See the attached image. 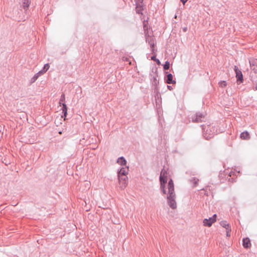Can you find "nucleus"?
I'll return each mask as SVG.
<instances>
[{"label":"nucleus","instance_id":"nucleus-1","mask_svg":"<svg viewBox=\"0 0 257 257\" xmlns=\"http://www.w3.org/2000/svg\"><path fill=\"white\" fill-rule=\"evenodd\" d=\"M168 195L167 197V202L170 206L173 209L177 208V204L175 201L176 194L174 191V185L173 181L170 179L168 184Z\"/></svg>","mask_w":257,"mask_h":257},{"label":"nucleus","instance_id":"nucleus-29","mask_svg":"<svg viewBox=\"0 0 257 257\" xmlns=\"http://www.w3.org/2000/svg\"><path fill=\"white\" fill-rule=\"evenodd\" d=\"M144 0H135V4H143Z\"/></svg>","mask_w":257,"mask_h":257},{"label":"nucleus","instance_id":"nucleus-7","mask_svg":"<svg viewBox=\"0 0 257 257\" xmlns=\"http://www.w3.org/2000/svg\"><path fill=\"white\" fill-rule=\"evenodd\" d=\"M250 69L254 73H257V58H250L249 59Z\"/></svg>","mask_w":257,"mask_h":257},{"label":"nucleus","instance_id":"nucleus-23","mask_svg":"<svg viewBox=\"0 0 257 257\" xmlns=\"http://www.w3.org/2000/svg\"><path fill=\"white\" fill-rule=\"evenodd\" d=\"M190 181L194 184V186H196L198 184L199 180L195 178H193L190 180Z\"/></svg>","mask_w":257,"mask_h":257},{"label":"nucleus","instance_id":"nucleus-2","mask_svg":"<svg viewBox=\"0 0 257 257\" xmlns=\"http://www.w3.org/2000/svg\"><path fill=\"white\" fill-rule=\"evenodd\" d=\"M202 128L203 136L206 140L212 138L217 133V128L212 124L201 125Z\"/></svg>","mask_w":257,"mask_h":257},{"label":"nucleus","instance_id":"nucleus-31","mask_svg":"<svg viewBox=\"0 0 257 257\" xmlns=\"http://www.w3.org/2000/svg\"><path fill=\"white\" fill-rule=\"evenodd\" d=\"M181 2L183 3V4L184 5L185 3L187 2L188 0H180Z\"/></svg>","mask_w":257,"mask_h":257},{"label":"nucleus","instance_id":"nucleus-4","mask_svg":"<svg viewBox=\"0 0 257 257\" xmlns=\"http://www.w3.org/2000/svg\"><path fill=\"white\" fill-rule=\"evenodd\" d=\"M167 181V176H165L164 174L163 175H160V189L161 191L164 194H166V190L165 189L166 184Z\"/></svg>","mask_w":257,"mask_h":257},{"label":"nucleus","instance_id":"nucleus-35","mask_svg":"<svg viewBox=\"0 0 257 257\" xmlns=\"http://www.w3.org/2000/svg\"><path fill=\"white\" fill-rule=\"evenodd\" d=\"M59 134H62V132H61V131H60V132H59Z\"/></svg>","mask_w":257,"mask_h":257},{"label":"nucleus","instance_id":"nucleus-20","mask_svg":"<svg viewBox=\"0 0 257 257\" xmlns=\"http://www.w3.org/2000/svg\"><path fill=\"white\" fill-rule=\"evenodd\" d=\"M38 78L39 76H38V74H35L34 76L30 80V84H32V83H34Z\"/></svg>","mask_w":257,"mask_h":257},{"label":"nucleus","instance_id":"nucleus-8","mask_svg":"<svg viewBox=\"0 0 257 257\" xmlns=\"http://www.w3.org/2000/svg\"><path fill=\"white\" fill-rule=\"evenodd\" d=\"M216 215L214 214L212 217H210L209 219H204L203 221V225L205 226H211L212 223L216 221Z\"/></svg>","mask_w":257,"mask_h":257},{"label":"nucleus","instance_id":"nucleus-16","mask_svg":"<svg viewBox=\"0 0 257 257\" xmlns=\"http://www.w3.org/2000/svg\"><path fill=\"white\" fill-rule=\"evenodd\" d=\"M62 106V113L63 114V115H62V117H64V119H65V117H66L67 115V107L65 103H63L61 104Z\"/></svg>","mask_w":257,"mask_h":257},{"label":"nucleus","instance_id":"nucleus-11","mask_svg":"<svg viewBox=\"0 0 257 257\" xmlns=\"http://www.w3.org/2000/svg\"><path fill=\"white\" fill-rule=\"evenodd\" d=\"M158 73L157 72H155L153 75H151V80L152 81V84L157 87L158 84H159V80L157 79L158 77Z\"/></svg>","mask_w":257,"mask_h":257},{"label":"nucleus","instance_id":"nucleus-12","mask_svg":"<svg viewBox=\"0 0 257 257\" xmlns=\"http://www.w3.org/2000/svg\"><path fill=\"white\" fill-rule=\"evenodd\" d=\"M128 167L123 168L122 167L117 172V177L119 176H126L128 174Z\"/></svg>","mask_w":257,"mask_h":257},{"label":"nucleus","instance_id":"nucleus-13","mask_svg":"<svg viewBox=\"0 0 257 257\" xmlns=\"http://www.w3.org/2000/svg\"><path fill=\"white\" fill-rule=\"evenodd\" d=\"M242 245L244 248H248L251 246L250 239L248 237L243 238L242 240Z\"/></svg>","mask_w":257,"mask_h":257},{"label":"nucleus","instance_id":"nucleus-26","mask_svg":"<svg viewBox=\"0 0 257 257\" xmlns=\"http://www.w3.org/2000/svg\"><path fill=\"white\" fill-rule=\"evenodd\" d=\"M151 60L155 61L158 64H160V61L159 59H157L156 56H153L151 57Z\"/></svg>","mask_w":257,"mask_h":257},{"label":"nucleus","instance_id":"nucleus-3","mask_svg":"<svg viewBox=\"0 0 257 257\" xmlns=\"http://www.w3.org/2000/svg\"><path fill=\"white\" fill-rule=\"evenodd\" d=\"M145 38L146 41L147 43L150 45L151 51L152 53H154V47H155V43H154V38L153 36H151L149 35L148 32H145Z\"/></svg>","mask_w":257,"mask_h":257},{"label":"nucleus","instance_id":"nucleus-21","mask_svg":"<svg viewBox=\"0 0 257 257\" xmlns=\"http://www.w3.org/2000/svg\"><path fill=\"white\" fill-rule=\"evenodd\" d=\"M65 100V96L64 94H62L60 97V100H59V105L61 106V104L63 103H64V102Z\"/></svg>","mask_w":257,"mask_h":257},{"label":"nucleus","instance_id":"nucleus-17","mask_svg":"<svg viewBox=\"0 0 257 257\" xmlns=\"http://www.w3.org/2000/svg\"><path fill=\"white\" fill-rule=\"evenodd\" d=\"M117 163L121 166H125L126 164V161L123 157H120L118 158Z\"/></svg>","mask_w":257,"mask_h":257},{"label":"nucleus","instance_id":"nucleus-36","mask_svg":"<svg viewBox=\"0 0 257 257\" xmlns=\"http://www.w3.org/2000/svg\"><path fill=\"white\" fill-rule=\"evenodd\" d=\"M157 96H158V94H157L156 96H155V97H157Z\"/></svg>","mask_w":257,"mask_h":257},{"label":"nucleus","instance_id":"nucleus-19","mask_svg":"<svg viewBox=\"0 0 257 257\" xmlns=\"http://www.w3.org/2000/svg\"><path fill=\"white\" fill-rule=\"evenodd\" d=\"M220 224L223 227L226 228V229H228L230 228L229 224L227 223L226 221L223 220L221 221L220 223Z\"/></svg>","mask_w":257,"mask_h":257},{"label":"nucleus","instance_id":"nucleus-5","mask_svg":"<svg viewBox=\"0 0 257 257\" xmlns=\"http://www.w3.org/2000/svg\"><path fill=\"white\" fill-rule=\"evenodd\" d=\"M205 116L200 112H197L194 115H192L191 117L192 121L193 122H202Z\"/></svg>","mask_w":257,"mask_h":257},{"label":"nucleus","instance_id":"nucleus-15","mask_svg":"<svg viewBox=\"0 0 257 257\" xmlns=\"http://www.w3.org/2000/svg\"><path fill=\"white\" fill-rule=\"evenodd\" d=\"M240 137L243 140H249L250 139V135L248 132L245 131L240 134Z\"/></svg>","mask_w":257,"mask_h":257},{"label":"nucleus","instance_id":"nucleus-10","mask_svg":"<svg viewBox=\"0 0 257 257\" xmlns=\"http://www.w3.org/2000/svg\"><path fill=\"white\" fill-rule=\"evenodd\" d=\"M165 82L169 84L176 83V81L173 80V76L171 73H168L166 75Z\"/></svg>","mask_w":257,"mask_h":257},{"label":"nucleus","instance_id":"nucleus-33","mask_svg":"<svg viewBox=\"0 0 257 257\" xmlns=\"http://www.w3.org/2000/svg\"><path fill=\"white\" fill-rule=\"evenodd\" d=\"M144 29L145 30H146V29H147V27L146 25H145V24L144 25Z\"/></svg>","mask_w":257,"mask_h":257},{"label":"nucleus","instance_id":"nucleus-9","mask_svg":"<svg viewBox=\"0 0 257 257\" xmlns=\"http://www.w3.org/2000/svg\"><path fill=\"white\" fill-rule=\"evenodd\" d=\"M118 179L120 185V187L124 189L127 185V177L126 176H122V177L119 176V177H118Z\"/></svg>","mask_w":257,"mask_h":257},{"label":"nucleus","instance_id":"nucleus-6","mask_svg":"<svg viewBox=\"0 0 257 257\" xmlns=\"http://www.w3.org/2000/svg\"><path fill=\"white\" fill-rule=\"evenodd\" d=\"M234 70L235 72L236 78L237 79V82L238 83L243 82V78L241 71L238 69L237 66H234Z\"/></svg>","mask_w":257,"mask_h":257},{"label":"nucleus","instance_id":"nucleus-30","mask_svg":"<svg viewBox=\"0 0 257 257\" xmlns=\"http://www.w3.org/2000/svg\"><path fill=\"white\" fill-rule=\"evenodd\" d=\"M253 89L254 91L257 90V84H256L254 86H253Z\"/></svg>","mask_w":257,"mask_h":257},{"label":"nucleus","instance_id":"nucleus-34","mask_svg":"<svg viewBox=\"0 0 257 257\" xmlns=\"http://www.w3.org/2000/svg\"><path fill=\"white\" fill-rule=\"evenodd\" d=\"M186 30H187V28H185L183 29V30L184 32H186Z\"/></svg>","mask_w":257,"mask_h":257},{"label":"nucleus","instance_id":"nucleus-32","mask_svg":"<svg viewBox=\"0 0 257 257\" xmlns=\"http://www.w3.org/2000/svg\"><path fill=\"white\" fill-rule=\"evenodd\" d=\"M167 88H168V89H169L170 90H172L173 89V88L171 86H170V85H167Z\"/></svg>","mask_w":257,"mask_h":257},{"label":"nucleus","instance_id":"nucleus-14","mask_svg":"<svg viewBox=\"0 0 257 257\" xmlns=\"http://www.w3.org/2000/svg\"><path fill=\"white\" fill-rule=\"evenodd\" d=\"M136 11L138 14H142L143 4H136Z\"/></svg>","mask_w":257,"mask_h":257},{"label":"nucleus","instance_id":"nucleus-18","mask_svg":"<svg viewBox=\"0 0 257 257\" xmlns=\"http://www.w3.org/2000/svg\"><path fill=\"white\" fill-rule=\"evenodd\" d=\"M30 2L29 0H23L22 7L24 10H27L30 5Z\"/></svg>","mask_w":257,"mask_h":257},{"label":"nucleus","instance_id":"nucleus-24","mask_svg":"<svg viewBox=\"0 0 257 257\" xmlns=\"http://www.w3.org/2000/svg\"><path fill=\"white\" fill-rule=\"evenodd\" d=\"M219 85L221 87H224L226 86L227 83L225 81H221L219 82Z\"/></svg>","mask_w":257,"mask_h":257},{"label":"nucleus","instance_id":"nucleus-27","mask_svg":"<svg viewBox=\"0 0 257 257\" xmlns=\"http://www.w3.org/2000/svg\"><path fill=\"white\" fill-rule=\"evenodd\" d=\"M45 73V72H43V70H41L39 71L38 73H37L36 74H38V76L39 77L40 75L44 74Z\"/></svg>","mask_w":257,"mask_h":257},{"label":"nucleus","instance_id":"nucleus-28","mask_svg":"<svg viewBox=\"0 0 257 257\" xmlns=\"http://www.w3.org/2000/svg\"><path fill=\"white\" fill-rule=\"evenodd\" d=\"M231 231V228L228 229H226V236H229L230 235V232Z\"/></svg>","mask_w":257,"mask_h":257},{"label":"nucleus","instance_id":"nucleus-22","mask_svg":"<svg viewBox=\"0 0 257 257\" xmlns=\"http://www.w3.org/2000/svg\"><path fill=\"white\" fill-rule=\"evenodd\" d=\"M164 69L165 70H168L170 68V62L168 61H166L164 65Z\"/></svg>","mask_w":257,"mask_h":257},{"label":"nucleus","instance_id":"nucleus-25","mask_svg":"<svg viewBox=\"0 0 257 257\" xmlns=\"http://www.w3.org/2000/svg\"><path fill=\"white\" fill-rule=\"evenodd\" d=\"M49 67L50 66L48 63L45 64L42 69L43 70V72H46L49 69Z\"/></svg>","mask_w":257,"mask_h":257}]
</instances>
